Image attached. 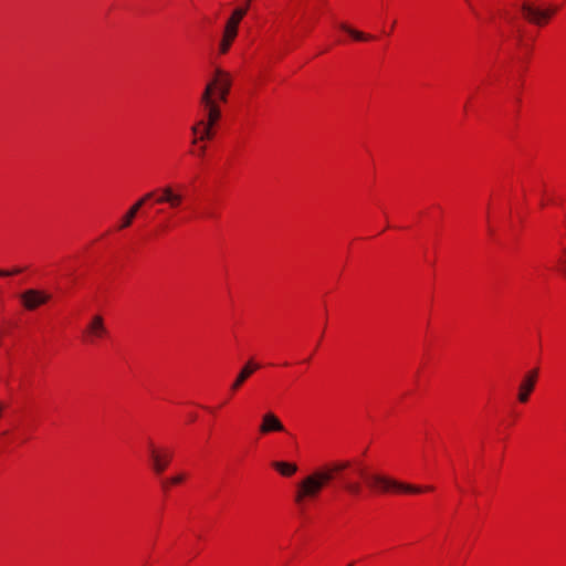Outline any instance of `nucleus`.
I'll list each match as a JSON object with an SVG mask.
<instances>
[{
    "label": "nucleus",
    "mask_w": 566,
    "mask_h": 566,
    "mask_svg": "<svg viewBox=\"0 0 566 566\" xmlns=\"http://www.w3.org/2000/svg\"><path fill=\"white\" fill-rule=\"evenodd\" d=\"M182 201L184 195L169 185L160 189V196L156 199L157 203H168L171 209H179Z\"/></svg>",
    "instance_id": "nucleus-11"
},
{
    "label": "nucleus",
    "mask_w": 566,
    "mask_h": 566,
    "mask_svg": "<svg viewBox=\"0 0 566 566\" xmlns=\"http://www.w3.org/2000/svg\"><path fill=\"white\" fill-rule=\"evenodd\" d=\"M84 333L88 343H94L96 339L104 337L107 334L104 318L101 315H94Z\"/></svg>",
    "instance_id": "nucleus-8"
},
{
    "label": "nucleus",
    "mask_w": 566,
    "mask_h": 566,
    "mask_svg": "<svg viewBox=\"0 0 566 566\" xmlns=\"http://www.w3.org/2000/svg\"><path fill=\"white\" fill-rule=\"evenodd\" d=\"M238 35V29L226 24L222 39L232 43Z\"/></svg>",
    "instance_id": "nucleus-19"
},
{
    "label": "nucleus",
    "mask_w": 566,
    "mask_h": 566,
    "mask_svg": "<svg viewBox=\"0 0 566 566\" xmlns=\"http://www.w3.org/2000/svg\"><path fill=\"white\" fill-rule=\"evenodd\" d=\"M231 44L232 43H230L229 41L221 39V41L219 43V53L226 54L229 51Z\"/></svg>",
    "instance_id": "nucleus-20"
},
{
    "label": "nucleus",
    "mask_w": 566,
    "mask_h": 566,
    "mask_svg": "<svg viewBox=\"0 0 566 566\" xmlns=\"http://www.w3.org/2000/svg\"><path fill=\"white\" fill-rule=\"evenodd\" d=\"M169 484H170L169 480H166V481H164V482H163V488H164L165 490H167V489H168V486H169Z\"/></svg>",
    "instance_id": "nucleus-24"
},
{
    "label": "nucleus",
    "mask_w": 566,
    "mask_h": 566,
    "mask_svg": "<svg viewBox=\"0 0 566 566\" xmlns=\"http://www.w3.org/2000/svg\"><path fill=\"white\" fill-rule=\"evenodd\" d=\"M184 480H185V474L184 473H179V474L170 478L169 482L172 485H177V484H180Z\"/></svg>",
    "instance_id": "nucleus-22"
},
{
    "label": "nucleus",
    "mask_w": 566,
    "mask_h": 566,
    "mask_svg": "<svg viewBox=\"0 0 566 566\" xmlns=\"http://www.w3.org/2000/svg\"><path fill=\"white\" fill-rule=\"evenodd\" d=\"M232 85V77L229 72L217 67L214 70L213 77L206 84L205 90H209L210 98H214L213 95L220 102H227L228 94Z\"/></svg>",
    "instance_id": "nucleus-3"
},
{
    "label": "nucleus",
    "mask_w": 566,
    "mask_h": 566,
    "mask_svg": "<svg viewBox=\"0 0 566 566\" xmlns=\"http://www.w3.org/2000/svg\"><path fill=\"white\" fill-rule=\"evenodd\" d=\"M143 207V200H137L123 216L118 229H126L132 226L134 219L136 218L139 209Z\"/></svg>",
    "instance_id": "nucleus-13"
},
{
    "label": "nucleus",
    "mask_w": 566,
    "mask_h": 566,
    "mask_svg": "<svg viewBox=\"0 0 566 566\" xmlns=\"http://www.w3.org/2000/svg\"><path fill=\"white\" fill-rule=\"evenodd\" d=\"M537 377H538L537 368H534L524 375V377L518 386L517 399L520 402L525 403L528 401L530 396L535 388Z\"/></svg>",
    "instance_id": "nucleus-7"
},
{
    "label": "nucleus",
    "mask_w": 566,
    "mask_h": 566,
    "mask_svg": "<svg viewBox=\"0 0 566 566\" xmlns=\"http://www.w3.org/2000/svg\"><path fill=\"white\" fill-rule=\"evenodd\" d=\"M51 297L50 293L36 289H29L20 294L22 306L27 311H34L39 306L46 304Z\"/></svg>",
    "instance_id": "nucleus-6"
},
{
    "label": "nucleus",
    "mask_w": 566,
    "mask_h": 566,
    "mask_svg": "<svg viewBox=\"0 0 566 566\" xmlns=\"http://www.w3.org/2000/svg\"><path fill=\"white\" fill-rule=\"evenodd\" d=\"M272 467L284 476H291L297 471L296 464L283 461H274Z\"/></svg>",
    "instance_id": "nucleus-14"
},
{
    "label": "nucleus",
    "mask_w": 566,
    "mask_h": 566,
    "mask_svg": "<svg viewBox=\"0 0 566 566\" xmlns=\"http://www.w3.org/2000/svg\"><path fill=\"white\" fill-rule=\"evenodd\" d=\"M347 566H353V565H347Z\"/></svg>",
    "instance_id": "nucleus-27"
},
{
    "label": "nucleus",
    "mask_w": 566,
    "mask_h": 566,
    "mask_svg": "<svg viewBox=\"0 0 566 566\" xmlns=\"http://www.w3.org/2000/svg\"><path fill=\"white\" fill-rule=\"evenodd\" d=\"M285 427L280 420V418L274 412H265L262 416V421L259 427V432L261 434H269L273 432H284Z\"/></svg>",
    "instance_id": "nucleus-10"
},
{
    "label": "nucleus",
    "mask_w": 566,
    "mask_h": 566,
    "mask_svg": "<svg viewBox=\"0 0 566 566\" xmlns=\"http://www.w3.org/2000/svg\"><path fill=\"white\" fill-rule=\"evenodd\" d=\"M172 451L168 448H156L153 444L149 446V458L151 462V469L156 474H161L169 465L172 459Z\"/></svg>",
    "instance_id": "nucleus-5"
},
{
    "label": "nucleus",
    "mask_w": 566,
    "mask_h": 566,
    "mask_svg": "<svg viewBox=\"0 0 566 566\" xmlns=\"http://www.w3.org/2000/svg\"><path fill=\"white\" fill-rule=\"evenodd\" d=\"M522 11L526 19L535 24H542L544 21L548 20L556 11L557 8H549L546 10H541L532 7L528 3H523Z\"/></svg>",
    "instance_id": "nucleus-9"
},
{
    "label": "nucleus",
    "mask_w": 566,
    "mask_h": 566,
    "mask_svg": "<svg viewBox=\"0 0 566 566\" xmlns=\"http://www.w3.org/2000/svg\"><path fill=\"white\" fill-rule=\"evenodd\" d=\"M195 135L198 136V138L193 139V144L197 143L198 140L211 139L213 137V130H212V127H210L208 125H200L199 132Z\"/></svg>",
    "instance_id": "nucleus-17"
},
{
    "label": "nucleus",
    "mask_w": 566,
    "mask_h": 566,
    "mask_svg": "<svg viewBox=\"0 0 566 566\" xmlns=\"http://www.w3.org/2000/svg\"><path fill=\"white\" fill-rule=\"evenodd\" d=\"M209 90L210 88L203 90L201 97H200V103L203 106V109L206 112V118L200 119L198 123H196L191 127L192 134H197L199 132L200 125H208L213 128L214 124L221 117V111L217 104V99L210 98Z\"/></svg>",
    "instance_id": "nucleus-4"
},
{
    "label": "nucleus",
    "mask_w": 566,
    "mask_h": 566,
    "mask_svg": "<svg viewBox=\"0 0 566 566\" xmlns=\"http://www.w3.org/2000/svg\"><path fill=\"white\" fill-rule=\"evenodd\" d=\"M252 0H245L248 9L250 8V3Z\"/></svg>",
    "instance_id": "nucleus-26"
},
{
    "label": "nucleus",
    "mask_w": 566,
    "mask_h": 566,
    "mask_svg": "<svg viewBox=\"0 0 566 566\" xmlns=\"http://www.w3.org/2000/svg\"><path fill=\"white\" fill-rule=\"evenodd\" d=\"M247 12H248V7L235 8L226 24L232 25L233 28L238 29L241 20L244 18Z\"/></svg>",
    "instance_id": "nucleus-15"
},
{
    "label": "nucleus",
    "mask_w": 566,
    "mask_h": 566,
    "mask_svg": "<svg viewBox=\"0 0 566 566\" xmlns=\"http://www.w3.org/2000/svg\"><path fill=\"white\" fill-rule=\"evenodd\" d=\"M260 368V365L254 363L253 360H249L239 371L238 376L233 380L231 385V389L238 390L247 380L248 378Z\"/></svg>",
    "instance_id": "nucleus-12"
},
{
    "label": "nucleus",
    "mask_w": 566,
    "mask_h": 566,
    "mask_svg": "<svg viewBox=\"0 0 566 566\" xmlns=\"http://www.w3.org/2000/svg\"><path fill=\"white\" fill-rule=\"evenodd\" d=\"M23 270H24V269H22V268H14V269H12L11 271L0 270V276H11V275H15V274L21 273Z\"/></svg>",
    "instance_id": "nucleus-21"
},
{
    "label": "nucleus",
    "mask_w": 566,
    "mask_h": 566,
    "mask_svg": "<svg viewBox=\"0 0 566 566\" xmlns=\"http://www.w3.org/2000/svg\"><path fill=\"white\" fill-rule=\"evenodd\" d=\"M344 490L354 496H358L361 493V485L358 482H350L344 479Z\"/></svg>",
    "instance_id": "nucleus-18"
},
{
    "label": "nucleus",
    "mask_w": 566,
    "mask_h": 566,
    "mask_svg": "<svg viewBox=\"0 0 566 566\" xmlns=\"http://www.w3.org/2000/svg\"><path fill=\"white\" fill-rule=\"evenodd\" d=\"M154 196H155V192L154 191H149V192L145 193L139 200H143V206H144L145 202L147 200L151 199Z\"/></svg>",
    "instance_id": "nucleus-23"
},
{
    "label": "nucleus",
    "mask_w": 566,
    "mask_h": 566,
    "mask_svg": "<svg viewBox=\"0 0 566 566\" xmlns=\"http://www.w3.org/2000/svg\"><path fill=\"white\" fill-rule=\"evenodd\" d=\"M349 461H338L323 465L303 478L296 485L294 501L303 506L307 500L316 499L323 489L332 482L337 473L348 469Z\"/></svg>",
    "instance_id": "nucleus-1"
},
{
    "label": "nucleus",
    "mask_w": 566,
    "mask_h": 566,
    "mask_svg": "<svg viewBox=\"0 0 566 566\" xmlns=\"http://www.w3.org/2000/svg\"><path fill=\"white\" fill-rule=\"evenodd\" d=\"M205 151H206V146H201L199 149V155L203 156Z\"/></svg>",
    "instance_id": "nucleus-25"
},
{
    "label": "nucleus",
    "mask_w": 566,
    "mask_h": 566,
    "mask_svg": "<svg viewBox=\"0 0 566 566\" xmlns=\"http://www.w3.org/2000/svg\"><path fill=\"white\" fill-rule=\"evenodd\" d=\"M357 472L365 478L367 488L375 494H385L388 492L420 493L423 490H432L431 486L422 489L412 484L402 483L378 472L366 474L363 469H358Z\"/></svg>",
    "instance_id": "nucleus-2"
},
{
    "label": "nucleus",
    "mask_w": 566,
    "mask_h": 566,
    "mask_svg": "<svg viewBox=\"0 0 566 566\" xmlns=\"http://www.w3.org/2000/svg\"><path fill=\"white\" fill-rule=\"evenodd\" d=\"M339 27H340L342 30L347 32L350 36H353L357 41H367V40L373 39L371 35H368V34H365V33H363L360 31H357V30L348 27L345 23H342Z\"/></svg>",
    "instance_id": "nucleus-16"
}]
</instances>
